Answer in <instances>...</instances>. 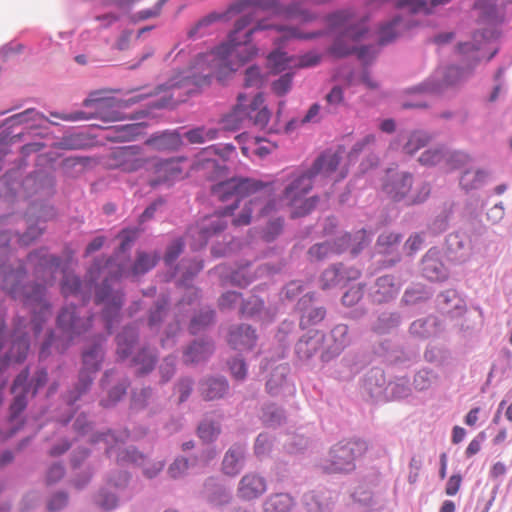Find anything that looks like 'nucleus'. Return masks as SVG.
Masks as SVG:
<instances>
[{
  "mask_svg": "<svg viewBox=\"0 0 512 512\" xmlns=\"http://www.w3.org/2000/svg\"><path fill=\"white\" fill-rule=\"evenodd\" d=\"M346 153L344 146L336 149H327L313 162L310 169L299 171L284 188L280 199L274 196V187L271 183L250 178H235L220 181L212 186V195L221 202L232 201L226 206L225 214L230 215L239 207L240 199L251 195L242 211L234 218L236 226L250 224L253 218L260 219L270 216L280 206H294L293 217H302L310 213L316 206L317 197L305 198L311 190L313 183L318 178L330 177L337 169L343 155Z\"/></svg>",
  "mask_w": 512,
  "mask_h": 512,
  "instance_id": "obj_1",
  "label": "nucleus"
},
{
  "mask_svg": "<svg viewBox=\"0 0 512 512\" xmlns=\"http://www.w3.org/2000/svg\"><path fill=\"white\" fill-rule=\"evenodd\" d=\"M254 20V13L240 15L227 41L216 49L199 55L192 68L195 72L186 71L177 75L172 79L170 87L179 92L184 89L186 93H191L195 87L208 82L210 77L222 80L253 59L258 49L252 38L246 37L244 30L251 26Z\"/></svg>",
  "mask_w": 512,
  "mask_h": 512,
  "instance_id": "obj_2",
  "label": "nucleus"
},
{
  "mask_svg": "<svg viewBox=\"0 0 512 512\" xmlns=\"http://www.w3.org/2000/svg\"><path fill=\"white\" fill-rule=\"evenodd\" d=\"M172 83V79L169 80L168 83L164 85L158 86L153 91H149L143 94H138L132 98H130L127 101L123 100H117L114 97H111L110 94L112 93V90L108 89H101L92 91L89 93L88 97L83 101V106L87 108H92L93 111L90 113H85L83 111H76L70 114H51L54 117L61 118L66 121H78V120H84V119H90L92 117L99 118L100 120L104 122H115V121H122L127 118L132 120H143L147 119L145 121H140L136 123L131 124H125L120 126H110L109 128H144L149 125H153L154 123L151 122L155 115L151 116L150 111L141 110L138 111L130 116H127L124 113V109L128 106V104L139 102L144 100L148 96L153 95H159L161 93H164L163 96H161L158 100L153 102L152 106L155 108H165L170 107L180 101L182 93L178 90H174L170 87Z\"/></svg>",
  "mask_w": 512,
  "mask_h": 512,
  "instance_id": "obj_3",
  "label": "nucleus"
},
{
  "mask_svg": "<svg viewBox=\"0 0 512 512\" xmlns=\"http://www.w3.org/2000/svg\"><path fill=\"white\" fill-rule=\"evenodd\" d=\"M92 325V316H81L80 309L73 305L64 306L57 316V328L61 335L57 336L50 330L39 350L40 363L46 360L56 350L63 353L70 343L77 337L84 334Z\"/></svg>",
  "mask_w": 512,
  "mask_h": 512,
  "instance_id": "obj_4",
  "label": "nucleus"
},
{
  "mask_svg": "<svg viewBox=\"0 0 512 512\" xmlns=\"http://www.w3.org/2000/svg\"><path fill=\"white\" fill-rule=\"evenodd\" d=\"M104 342L105 337L99 334L93 343L88 345L82 352V367L79 371L78 379L63 395V401L70 412L68 417L61 419L63 425L71 421L73 414L78 408L77 402L90 390L96 373L101 368L104 359Z\"/></svg>",
  "mask_w": 512,
  "mask_h": 512,
  "instance_id": "obj_5",
  "label": "nucleus"
},
{
  "mask_svg": "<svg viewBox=\"0 0 512 512\" xmlns=\"http://www.w3.org/2000/svg\"><path fill=\"white\" fill-rule=\"evenodd\" d=\"M116 354L121 361L130 359V366L135 368L137 376L151 373L158 361V352L155 347L148 344L136 350L139 340V330L136 323L123 327L116 335Z\"/></svg>",
  "mask_w": 512,
  "mask_h": 512,
  "instance_id": "obj_6",
  "label": "nucleus"
},
{
  "mask_svg": "<svg viewBox=\"0 0 512 512\" xmlns=\"http://www.w3.org/2000/svg\"><path fill=\"white\" fill-rule=\"evenodd\" d=\"M47 382L48 369L41 364L38 365L32 376L29 367H25L18 373L10 389L11 394H13L9 406V420L11 422L18 419L27 408L29 400L34 398Z\"/></svg>",
  "mask_w": 512,
  "mask_h": 512,
  "instance_id": "obj_7",
  "label": "nucleus"
},
{
  "mask_svg": "<svg viewBox=\"0 0 512 512\" xmlns=\"http://www.w3.org/2000/svg\"><path fill=\"white\" fill-rule=\"evenodd\" d=\"M131 438V432L128 428L107 429L106 431L92 434L90 442L93 444L104 443L106 445L105 454L112 458L115 454V461L120 466L132 465L134 467L144 466L147 455L140 451L136 446L130 445L120 447Z\"/></svg>",
  "mask_w": 512,
  "mask_h": 512,
  "instance_id": "obj_8",
  "label": "nucleus"
},
{
  "mask_svg": "<svg viewBox=\"0 0 512 512\" xmlns=\"http://www.w3.org/2000/svg\"><path fill=\"white\" fill-rule=\"evenodd\" d=\"M245 100L244 95L238 96L239 103L222 118L223 128H240L251 125L265 127L268 124L271 113L264 105L263 95L261 93L255 95L248 106H244Z\"/></svg>",
  "mask_w": 512,
  "mask_h": 512,
  "instance_id": "obj_9",
  "label": "nucleus"
},
{
  "mask_svg": "<svg viewBox=\"0 0 512 512\" xmlns=\"http://www.w3.org/2000/svg\"><path fill=\"white\" fill-rule=\"evenodd\" d=\"M366 450L367 444L361 439L340 441L331 447L323 469L328 473H349Z\"/></svg>",
  "mask_w": 512,
  "mask_h": 512,
  "instance_id": "obj_10",
  "label": "nucleus"
},
{
  "mask_svg": "<svg viewBox=\"0 0 512 512\" xmlns=\"http://www.w3.org/2000/svg\"><path fill=\"white\" fill-rule=\"evenodd\" d=\"M123 296L121 291L112 288L110 279L107 277L101 284L95 286V302L104 304L101 316L108 334H111L119 323L120 311L124 302Z\"/></svg>",
  "mask_w": 512,
  "mask_h": 512,
  "instance_id": "obj_11",
  "label": "nucleus"
},
{
  "mask_svg": "<svg viewBox=\"0 0 512 512\" xmlns=\"http://www.w3.org/2000/svg\"><path fill=\"white\" fill-rule=\"evenodd\" d=\"M100 386L103 390L107 389V396L100 400V405L104 408H111L126 395L130 380L118 370L108 369L103 373Z\"/></svg>",
  "mask_w": 512,
  "mask_h": 512,
  "instance_id": "obj_12",
  "label": "nucleus"
},
{
  "mask_svg": "<svg viewBox=\"0 0 512 512\" xmlns=\"http://www.w3.org/2000/svg\"><path fill=\"white\" fill-rule=\"evenodd\" d=\"M54 208L50 206H43V215L38 217V221L36 224H30L26 231L23 233L16 232L15 234H12V232L4 230L0 231V249L3 252V256L0 257V259H7L6 253L8 250V246L13 240V237L17 238V241L21 245H29L34 240H36L39 236L42 235L44 231V227L40 225V220L43 219V221H46L54 216Z\"/></svg>",
  "mask_w": 512,
  "mask_h": 512,
  "instance_id": "obj_13",
  "label": "nucleus"
},
{
  "mask_svg": "<svg viewBox=\"0 0 512 512\" xmlns=\"http://www.w3.org/2000/svg\"><path fill=\"white\" fill-rule=\"evenodd\" d=\"M379 483V475L375 471L365 474L354 488L352 497L359 512H377L378 501L372 489Z\"/></svg>",
  "mask_w": 512,
  "mask_h": 512,
  "instance_id": "obj_14",
  "label": "nucleus"
},
{
  "mask_svg": "<svg viewBox=\"0 0 512 512\" xmlns=\"http://www.w3.org/2000/svg\"><path fill=\"white\" fill-rule=\"evenodd\" d=\"M337 500V491L326 487H316L301 497V503L307 512H332Z\"/></svg>",
  "mask_w": 512,
  "mask_h": 512,
  "instance_id": "obj_15",
  "label": "nucleus"
},
{
  "mask_svg": "<svg viewBox=\"0 0 512 512\" xmlns=\"http://www.w3.org/2000/svg\"><path fill=\"white\" fill-rule=\"evenodd\" d=\"M227 227V220L223 216H212L206 218L196 227L190 228L188 235L193 238L191 244L194 250L204 247L209 238L223 232Z\"/></svg>",
  "mask_w": 512,
  "mask_h": 512,
  "instance_id": "obj_16",
  "label": "nucleus"
},
{
  "mask_svg": "<svg viewBox=\"0 0 512 512\" xmlns=\"http://www.w3.org/2000/svg\"><path fill=\"white\" fill-rule=\"evenodd\" d=\"M325 347L321 353V361L328 363L338 357L350 344L349 328L346 324L335 325L324 341Z\"/></svg>",
  "mask_w": 512,
  "mask_h": 512,
  "instance_id": "obj_17",
  "label": "nucleus"
},
{
  "mask_svg": "<svg viewBox=\"0 0 512 512\" xmlns=\"http://www.w3.org/2000/svg\"><path fill=\"white\" fill-rule=\"evenodd\" d=\"M372 240V233L361 228L354 234L345 233L337 237L332 244L334 253L340 254L350 251L352 256L358 255Z\"/></svg>",
  "mask_w": 512,
  "mask_h": 512,
  "instance_id": "obj_18",
  "label": "nucleus"
},
{
  "mask_svg": "<svg viewBox=\"0 0 512 512\" xmlns=\"http://www.w3.org/2000/svg\"><path fill=\"white\" fill-rule=\"evenodd\" d=\"M413 176L408 172L389 171L383 183V191L395 201L405 200L412 189Z\"/></svg>",
  "mask_w": 512,
  "mask_h": 512,
  "instance_id": "obj_19",
  "label": "nucleus"
},
{
  "mask_svg": "<svg viewBox=\"0 0 512 512\" xmlns=\"http://www.w3.org/2000/svg\"><path fill=\"white\" fill-rule=\"evenodd\" d=\"M267 491V480L256 472L242 476L237 486V497L246 502L260 498Z\"/></svg>",
  "mask_w": 512,
  "mask_h": 512,
  "instance_id": "obj_20",
  "label": "nucleus"
},
{
  "mask_svg": "<svg viewBox=\"0 0 512 512\" xmlns=\"http://www.w3.org/2000/svg\"><path fill=\"white\" fill-rule=\"evenodd\" d=\"M245 13H254L255 20L251 24L252 27H248L244 30L246 33V37H251L253 34L257 31H263L268 29H274L280 33H283V39L289 40V39H310L316 37L318 34H303L301 33L296 27L293 26H286V25H276L271 23L268 19H257L256 10H249Z\"/></svg>",
  "mask_w": 512,
  "mask_h": 512,
  "instance_id": "obj_21",
  "label": "nucleus"
},
{
  "mask_svg": "<svg viewBox=\"0 0 512 512\" xmlns=\"http://www.w3.org/2000/svg\"><path fill=\"white\" fill-rule=\"evenodd\" d=\"M401 289V283L393 275L378 277L369 289V295L374 303L382 304L392 301L397 297Z\"/></svg>",
  "mask_w": 512,
  "mask_h": 512,
  "instance_id": "obj_22",
  "label": "nucleus"
},
{
  "mask_svg": "<svg viewBox=\"0 0 512 512\" xmlns=\"http://www.w3.org/2000/svg\"><path fill=\"white\" fill-rule=\"evenodd\" d=\"M314 295L308 292L296 304V310L301 314L300 327L303 329L319 324L326 316V309L323 306L313 304Z\"/></svg>",
  "mask_w": 512,
  "mask_h": 512,
  "instance_id": "obj_23",
  "label": "nucleus"
},
{
  "mask_svg": "<svg viewBox=\"0 0 512 512\" xmlns=\"http://www.w3.org/2000/svg\"><path fill=\"white\" fill-rule=\"evenodd\" d=\"M423 277L429 281H443L448 277V270L442 261V255L437 248H431L423 256L421 261Z\"/></svg>",
  "mask_w": 512,
  "mask_h": 512,
  "instance_id": "obj_24",
  "label": "nucleus"
},
{
  "mask_svg": "<svg viewBox=\"0 0 512 512\" xmlns=\"http://www.w3.org/2000/svg\"><path fill=\"white\" fill-rule=\"evenodd\" d=\"M388 381L385 372L379 367L371 368L363 379V392L373 401L383 402Z\"/></svg>",
  "mask_w": 512,
  "mask_h": 512,
  "instance_id": "obj_25",
  "label": "nucleus"
},
{
  "mask_svg": "<svg viewBox=\"0 0 512 512\" xmlns=\"http://www.w3.org/2000/svg\"><path fill=\"white\" fill-rule=\"evenodd\" d=\"M325 334L318 330H309L295 344V354L301 361L310 360L323 346Z\"/></svg>",
  "mask_w": 512,
  "mask_h": 512,
  "instance_id": "obj_26",
  "label": "nucleus"
},
{
  "mask_svg": "<svg viewBox=\"0 0 512 512\" xmlns=\"http://www.w3.org/2000/svg\"><path fill=\"white\" fill-rule=\"evenodd\" d=\"M289 371L290 368L286 364H280L273 369L266 382V391L271 396L294 392V385L288 379Z\"/></svg>",
  "mask_w": 512,
  "mask_h": 512,
  "instance_id": "obj_27",
  "label": "nucleus"
},
{
  "mask_svg": "<svg viewBox=\"0 0 512 512\" xmlns=\"http://www.w3.org/2000/svg\"><path fill=\"white\" fill-rule=\"evenodd\" d=\"M402 241V235L394 232H383L378 236L376 250L379 254L391 255L392 257L384 260L383 266L389 268L394 266L399 260L398 247Z\"/></svg>",
  "mask_w": 512,
  "mask_h": 512,
  "instance_id": "obj_28",
  "label": "nucleus"
},
{
  "mask_svg": "<svg viewBox=\"0 0 512 512\" xmlns=\"http://www.w3.org/2000/svg\"><path fill=\"white\" fill-rule=\"evenodd\" d=\"M246 445L243 443H234L226 451L222 461V471L225 475L236 476L246 463Z\"/></svg>",
  "mask_w": 512,
  "mask_h": 512,
  "instance_id": "obj_29",
  "label": "nucleus"
},
{
  "mask_svg": "<svg viewBox=\"0 0 512 512\" xmlns=\"http://www.w3.org/2000/svg\"><path fill=\"white\" fill-rule=\"evenodd\" d=\"M252 265L242 266L239 269L233 271L230 275V282L232 285L239 287L248 286L255 278L264 275H273L280 271L268 263L259 265L254 274L251 273Z\"/></svg>",
  "mask_w": 512,
  "mask_h": 512,
  "instance_id": "obj_30",
  "label": "nucleus"
},
{
  "mask_svg": "<svg viewBox=\"0 0 512 512\" xmlns=\"http://www.w3.org/2000/svg\"><path fill=\"white\" fill-rule=\"evenodd\" d=\"M61 140L53 142L51 145L64 150L85 149L95 144V135L88 130H67Z\"/></svg>",
  "mask_w": 512,
  "mask_h": 512,
  "instance_id": "obj_31",
  "label": "nucleus"
},
{
  "mask_svg": "<svg viewBox=\"0 0 512 512\" xmlns=\"http://www.w3.org/2000/svg\"><path fill=\"white\" fill-rule=\"evenodd\" d=\"M437 307L442 314L450 315L452 318L461 316L466 309L465 301L454 289L440 292L436 297Z\"/></svg>",
  "mask_w": 512,
  "mask_h": 512,
  "instance_id": "obj_32",
  "label": "nucleus"
},
{
  "mask_svg": "<svg viewBox=\"0 0 512 512\" xmlns=\"http://www.w3.org/2000/svg\"><path fill=\"white\" fill-rule=\"evenodd\" d=\"M45 123H50L52 125L57 124L53 121H49L44 115L31 108L8 117L2 123L0 128H14L22 125L27 126L26 128H39Z\"/></svg>",
  "mask_w": 512,
  "mask_h": 512,
  "instance_id": "obj_33",
  "label": "nucleus"
},
{
  "mask_svg": "<svg viewBox=\"0 0 512 512\" xmlns=\"http://www.w3.org/2000/svg\"><path fill=\"white\" fill-rule=\"evenodd\" d=\"M203 494L207 502L213 507L226 505L232 499L231 491L214 477L205 480Z\"/></svg>",
  "mask_w": 512,
  "mask_h": 512,
  "instance_id": "obj_34",
  "label": "nucleus"
},
{
  "mask_svg": "<svg viewBox=\"0 0 512 512\" xmlns=\"http://www.w3.org/2000/svg\"><path fill=\"white\" fill-rule=\"evenodd\" d=\"M255 330L247 324H241L231 329L228 337L229 345L239 351L251 350L256 344Z\"/></svg>",
  "mask_w": 512,
  "mask_h": 512,
  "instance_id": "obj_35",
  "label": "nucleus"
},
{
  "mask_svg": "<svg viewBox=\"0 0 512 512\" xmlns=\"http://www.w3.org/2000/svg\"><path fill=\"white\" fill-rule=\"evenodd\" d=\"M213 350L214 344L211 339H195L184 351L183 360L186 364H197L206 361Z\"/></svg>",
  "mask_w": 512,
  "mask_h": 512,
  "instance_id": "obj_36",
  "label": "nucleus"
},
{
  "mask_svg": "<svg viewBox=\"0 0 512 512\" xmlns=\"http://www.w3.org/2000/svg\"><path fill=\"white\" fill-rule=\"evenodd\" d=\"M92 284L86 289L79 276L73 273H64L61 280V292L64 297L77 296L85 303L90 299Z\"/></svg>",
  "mask_w": 512,
  "mask_h": 512,
  "instance_id": "obj_37",
  "label": "nucleus"
},
{
  "mask_svg": "<svg viewBox=\"0 0 512 512\" xmlns=\"http://www.w3.org/2000/svg\"><path fill=\"white\" fill-rule=\"evenodd\" d=\"M169 312V298L161 294L154 301L148 311L147 324L151 331L158 332L162 322L167 318Z\"/></svg>",
  "mask_w": 512,
  "mask_h": 512,
  "instance_id": "obj_38",
  "label": "nucleus"
},
{
  "mask_svg": "<svg viewBox=\"0 0 512 512\" xmlns=\"http://www.w3.org/2000/svg\"><path fill=\"white\" fill-rule=\"evenodd\" d=\"M295 504V499L289 493H272L262 502V511L290 512L294 508Z\"/></svg>",
  "mask_w": 512,
  "mask_h": 512,
  "instance_id": "obj_39",
  "label": "nucleus"
},
{
  "mask_svg": "<svg viewBox=\"0 0 512 512\" xmlns=\"http://www.w3.org/2000/svg\"><path fill=\"white\" fill-rule=\"evenodd\" d=\"M402 322V316L397 311H384L380 313L376 320L372 323L373 332L383 335L389 334L396 330Z\"/></svg>",
  "mask_w": 512,
  "mask_h": 512,
  "instance_id": "obj_40",
  "label": "nucleus"
},
{
  "mask_svg": "<svg viewBox=\"0 0 512 512\" xmlns=\"http://www.w3.org/2000/svg\"><path fill=\"white\" fill-rule=\"evenodd\" d=\"M147 144L157 150H175L181 144L178 130H162L148 139Z\"/></svg>",
  "mask_w": 512,
  "mask_h": 512,
  "instance_id": "obj_41",
  "label": "nucleus"
},
{
  "mask_svg": "<svg viewBox=\"0 0 512 512\" xmlns=\"http://www.w3.org/2000/svg\"><path fill=\"white\" fill-rule=\"evenodd\" d=\"M228 387L227 380L222 376L209 377L200 384L202 395L206 400H214L223 397Z\"/></svg>",
  "mask_w": 512,
  "mask_h": 512,
  "instance_id": "obj_42",
  "label": "nucleus"
},
{
  "mask_svg": "<svg viewBox=\"0 0 512 512\" xmlns=\"http://www.w3.org/2000/svg\"><path fill=\"white\" fill-rule=\"evenodd\" d=\"M404 132L405 133L401 134L402 140L405 141L402 149L406 154L409 155H413L420 148L426 146L431 139V136L428 135L427 130H411L409 133L404 130Z\"/></svg>",
  "mask_w": 512,
  "mask_h": 512,
  "instance_id": "obj_43",
  "label": "nucleus"
},
{
  "mask_svg": "<svg viewBox=\"0 0 512 512\" xmlns=\"http://www.w3.org/2000/svg\"><path fill=\"white\" fill-rule=\"evenodd\" d=\"M410 380L405 377H395L388 381L387 390L383 402L399 400L408 397L411 394Z\"/></svg>",
  "mask_w": 512,
  "mask_h": 512,
  "instance_id": "obj_44",
  "label": "nucleus"
},
{
  "mask_svg": "<svg viewBox=\"0 0 512 512\" xmlns=\"http://www.w3.org/2000/svg\"><path fill=\"white\" fill-rule=\"evenodd\" d=\"M409 331L420 338H428L438 333V320L435 316H427L411 323Z\"/></svg>",
  "mask_w": 512,
  "mask_h": 512,
  "instance_id": "obj_45",
  "label": "nucleus"
},
{
  "mask_svg": "<svg viewBox=\"0 0 512 512\" xmlns=\"http://www.w3.org/2000/svg\"><path fill=\"white\" fill-rule=\"evenodd\" d=\"M321 288L327 290L337 286L345 285L344 265L334 264L325 269L320 278Z\"/></svg>",
  "mask_w": 512,
  "mask_h": 512,
  "instance_id": "obj_46",
  "label": "nucleus"
},
{
  "mask_svg": "<svg viewBox=\"0 0 512 512\" xmlns=\"http://www.w3.org/2000/svg\"><path fill=\"white\" fill-rule=\"evenodd\" d=\"M451 0H398L396 3L397 8L405 9L410 13H425L431 12L432 8L445 5Z\"/></svg>",
  "mask_w": 512,
  "mask_h": 512,
  "instance_id": "obj_47",
  "label": "nucleus"
},
{
  "mask_svg": "<svg viewBox=\"0 0 512 512\" xmlns=\"http://www.w3.org/2000/svg\"><path fill=\"white\" fill-rule=\"evenodd\" d=\"M221 433V423L210 416L204 417L197 427V436L204 443H213Z\"/></svg>",
  "mask_w": 512,
  "mask_h": 512,
  "instance_id": "obj_48",
  "label": "nucleus"
},
{
  "mask_svg": "<svg viewBox=\"0 0 512 512\" xmlns=\"http://www.w3.org/2000/svg\"><path fill=\"white\" fill-rule=\"evenodd\" d=\"M488 180V172L483 169L465 170L460 178V186L466 190H476L483 187Z\"/></svg>",
  "mask_w": 512,
  "mask_h": 512,
  "instance_id": "obj_49",
  "label": "nucleus"
},
{
  "mask_svg": "<svg viewBox=\"0 0 512 512\" xmlns=\"http://www.w3.org/2000/svg\"><path fill=\"white\" fill-rule=\"evenodd\" d=\"M215 320V311L206 306L202 307L191 319L189 324V331L195 335L205 330Z\"/></svg>",
  "mask_w": 512,
  "mask_h": 512,
  "instance_id": "obj_50",
  "label": "nucleus"
},
{
  "mask_svg": "<svg viewBox=\"0 0 512 512\" xmlns=\"http://www.w3.org/2000/svg\"><path fill=\"white\" fill-rule=\"evenodd\" d=\"M158 262V257L156 255L138 251L135 262L131 267V274L133 276L144 275L153 269Z\"/></svg>",
  "mask_w": 512,
  "mask_h": 512,
  "instance_id": "obj_51",
  "label": "nucleus"
},
{
  "mask_svg": "<svg viewBox=\"0 0 512 512\" xmlns=\"http://www.w3.org/2000/svg\"><path fill=\"white\" fill-rule=\"evenodd\" d=\"M404 27L401 17H394L391 21L383 24L379 29V43L388 44L398 37Z\"/></svg>",
  "mask_w": 512,
  "mask_h": 512,
  "instance_id": "obj_52",
  "label": "nucleus"
},
{
  "mask_svg": "<svg viewBox=\"0 0 512 512\" xmlns=\"http://www.w3.org/2000/svg\"><path fill=\"white\" fill-rule=\"evenodd\" d=\"M358 372V368L350 355L344 356L336 365L331 376L339 380H349Z\"/></svg>",
  "mask_w": 512,
  "mask_h": 512,
  "instance_id": "obj_53",
  "label": "nucleus"
},
{
  "mask_svg": "<svg viewBox=\"0 0 512 512\" xmlns=\"http://www.w3.org/2000/svg\"><path fill=\"white\" fill-rule=\"evenodd\" d=\"M285 420L284 410L275 404L264 406L262 413V421L268 427H278Z\"/></svg>",
  "mask_w": 512,
  "mask_h": 512,
  "instance_id": "obj_54",
  "label": "nucleus"
},
{
  "mask_svg": "<svg viewBox=\"0 0 512 512\" xmlns=\"http://www.w3.org/2000/svg\"><path fill=\"white\" fill-rule=\"evenodd\" d=\"M264 308V301L258 296L251 295L247 299H243L239 312L243 317H255L261 313Z\"/></svg>",
  "mask_w": 512,
  "mask_h": 512,
  "instance_id": "obj_55",
  "label": "nucleus"
},
{
  "mask_svg": "<svg viewBox=\"0 0 512 512\" xmlns=\"http://www.w3.org/2000/svg\"><path fill=\"white\" fill-rule=\"evenodd\" d=\"M353 52H356L358 55V58L362 60L363 62H368L370 59H372L374 56H369V48L368 47H361L357 50L354 48H348L343 47L341 45V39H338L333 46L331 47V53L335 55L336 57H344L347 56Z\"/></svg>",
  "mask_w": 512,
  "mask_h": 512,
  "instance_id": "obj_56",
  "label": "nucleus"
},
{
  "mask_svg": "<svg viewBox=\"0 0 512 512\" xmlns=\"http://www.w3.org/2000/svg\"><path fill=\"white\" fill-rule=\"evenodd\" d=\"M429 298L430 293L424 287L417 285L405 290L402 302L406 305H416L425 302Z\"/></svg>",
  "mask_w": 512,
  "mask_h": 512,
  "instance_id": "obj_57",
  "label": "nucleus"
},
{
  "mask_svg": "<svg viewBox=\"0 0 512 512\" xmlns=\"http://www.w3.org/2000/svg\"><path fill=\"white\" fill-rule=\"evenodd\" d=\"M203 268L201 262L196 259L186 263V260H182L179 265L175 267V275H181L183 281H190L193 277Z\"/></svg>",
  "mask_w": 512,
  "mask_h": 512,
  "instance_id": "obj_58",
  "label": "nucleus"
},
{
  "mask_svg": "<svg viewBox=\"0 0 512 512\" xmlns=\"http://www.w3.org/2000/svg\"><path fill=\"white\" fill-rule=\"evenodd\" d=\"M445 146H437L424 151L419 157V162L422 165L434 166L444 162Z\"/></svg>",
  "mask_w": 512,
  "mask_h": 512,
  "instance_id": "obj_59",
  "label": "nucleus"
},
{
  "mask_svg": "<svg viewBox=\"0 0 512 512\" xmlns=\"http://www.w3.org/2000/svg\"><path fill=\"white\" fill-rule=\"evenodd\" d=\"M131 479V474L124 470H114L107 475L106 482L118 491H124Z\"/></svg>",
  "mask_w": 512,
  "mask_h": 512,
  "instance_id": "obj_60",
  "label": "nucleus"
},
{
  "mask_svg": "<svg viewBox=\"0 0 512 512\" xmlns=\"http://www.w3.org/2000/svg\"><path fill=\"white\" fill-rule=\"evenodd\" d=\"M153 396V389L151 387H144L139 391H133L131 395V409L143 410L148 406Z\"/></svg>",
  "mask_w": 512,
  "mask_h": 512,
  "instance_id": "obj_61",
  "label": "nucleus"
},
{
  "mask_svg": "<svg viewBox=\"0 0 512 512\" xmlns=\"http://www.w3.org/2000/svg\"><path fill=\"white\" fill-rule=\"evenodd\" d=\"M96 503L103 510L111 511L119 506V498L115 493L110 492L107 488L103 487L98 492Z\"/></svg>",
  "mask_w": 512,
  "mask_h": 512,
  "instance_id": "obj_62",
  "label": "nucleus"
},
{
  "mask_svg": "<svg viewBox=\"0 0 512 512\" xmlns=\"http://www.w3.org/2000/svg\"><path fill=\"white\" fill-rule=\"evenodd\" d=\"M437 376L433 371L422 369L414 376V387L418 391H425L436 383Z\"/></svg>",
  "mask_w": 512,
  "mask_h": 512,
  "instance_id": "obj_63",
  "label": "nucleus"
},
{
  "mask_svg": "<svg viewBox=\"0 0 512 512\" xmlns=\"http://www.w3.org/2000/svg\"><path fill=\"white\" fill-rule=\"evenodd\" d=\"M445 154L444 162L451 169L463 167L470 161L469 155L463 151H451L445 147Z\"/></svg>",
  "mask_w": 512,
  "mask_h": 512,
  "instance_id": "obj_64",
  "label": "nucleus"
}]
</instances>
